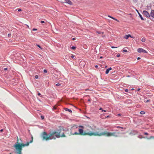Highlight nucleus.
Here are the masks:
<instances>
[{
	"mask_svg": "<svg viewBox=\"0 0 154 154\" xmlns=\"http://www.w3.org/2000/svg\"><path fill=\"white\" fill-rule=\"evenodd\" d=\"M61 131V129H59L57 131L50 132L49 134H48L46 132H43L42 133L41 135L42 140L47 141L52 139L55 140L56 138H59L60 137H66L64 133H63L61 136L60 135Z\"/></svg>",
	"mask_w": 154,
	"mask_h": 154,
	"instance_id": "obj_1",
	"label": "nucleus"
},
{
	"mask_svg": "<svg viewBox=\"0 0 154 154\" xmlns=\"http://www.w3.org/2000/svg\"><path fill=\"white\" fill-rule=\"evenodd\" d=\"M104 129L103 128L100 129L98 128L97 129V130L96 132H93L92 131H90V136H105L106 137H111L115 136L116 137H117V135H116V133L115 132H108L106 131H105L104 132L102 131Z\"/></svg>",
	"mask_w": 154,
	"mask_h": 154,
	"instance_id": "obj_2",
	"label": "nucleus"
},
{
	"mask_svg": "<svg viewBox=\"0 0 154 154\" xmlns=\"http://www.w3.org/2000/svg\"><path fill=\"white\" fill-rule=\"evenodd\" d=\"M32 139L29 142H27L26 144L19 143V139L18 137H17V142L14 145L15 149V152L16 154H22V148L25 146L29 145L30 143H31L33 141V137H32Z\"/></svg>",
	"mask_w": 154,
	"mask_h": 154,
	"instance_id": "obj_3",
	"label": "nucleus"
},
{
	"mask_svg": "<svg viewBox=\"0 0 154 154\" xmlns=\"http://www.w3.org/2000/svg\"><path fill=\"white\" fill-rule=\"evenodd\" d=\"M79 127L81 128H79V132H75L73 134H72L73 135H81L85 136V135H88L90 136V131H89V129L92 130L93 128L91 126H88V128L86 130V132H84L83 129L84 127L82 125H80L79 126Z\"/></svg>",
	"mask_w": 154,
	"mask_h": 154,
	"instance_id": "obj_4",
	"label": "nucleus"
},
{
	"mask_svg": "<svg viewBox=\"0 0 154 154\" xmlns=\"http://www.w3.org/2000/svg\"><path fill=\"white\" fill-rule=\"evenodd\" d=\"M137 51L138 52H139V53L143 52V53H147V51L146 50L143 49H142V48H138L137 49Z\"/></svg>",
	"mask_w": 154,
	"mask_h": 154,
	"instance_id": "obj_5",
	"label": "nucleus"
},
{
	"mask_svg": "<svg viewBox=\"0 0 154 154\" xmlns=\"http://www.w3.org/2000/svg\"><path fill=\"white\" fill-rule=\"evenodd\" d=\"M143 14L147 17H150V14L146 11H143Z\"/></svg>",
	"mask_w": 154,
	"mask_h": 154,
	"instance_id": "obj_6",
	"label": "nucleus"
},
{
	"mask_svg": "<svg viewBox=\"0 0 154 154\" xmlns=\"http://www.w3.org/2000/svg\"><path fill=\"white\" fill-rule=\"evenodd\" d=\"M150 16L151 17L154 18V10H152L151 11L150 13Z\"/></svg>",
	"mask_w": 154,
	"mask_h": 154,
	"instance_id": "obj_7",
	"label": "nucleus"
},
{
	"mask_svg": "<svg viewBox=\"0 0 154 154\" xmlns=\"http://www.w3.org/2000/svg\"><path fill=\"white\" fill-rule=\"evenodd\" d=\"M129 37H130L132 38H134L133 37L131 36L130 34L126 35L125 36H124V38L126 39H128Z\"/></svg>",
	"mask_w": 154,
	"mask_h": 154,
	"instance_id": "obj_8",
	"label": "nucleus"
},
{
	"mask_svg": "<svg viewBox=\"0 0 154 154\" xmlns=\"http://www.w3.org/2000/svg\"><path fill=\"white\" fill-rule=\"evenodd\" d=\"M112 69L110 67V68L107 69L106 70V74H108L109 72V71L111 70Z\"/></svg>",
	"mask_w": 154,
	"mask_h": 154,
	"instance_id": "obj_9",
	"label": "nucleus"
},
{
	"mask_svg": "<svg viewBox=\"0 0 154 154\" xmlns=\"http://www.w3.org/2000/svg\"><path fill=\"white\" fill-rule=\"evenodd\" d=\"M64 109H65V110H66V111H68L70 113H72V110L71 109H68L67 108H64Z\"/></svg>",
	"mask_w": 154,
	"mask_h": 154,
	"instance_id": "obj_10",
	"label": "nucleus"
},
{
	"mask_svg": "<svg viewBox=\"0 0 154 154\" xmlns=\"http://www.w3.org/2000/svg\"><path fill=\"white\" fill-rule=\"evenodd\" d=\"M66 2L67 3L69 4H70L71 2L69 0H65Z\"/></svg>",
	"mask_w": 154,
	"mask_h": 154,
	"instance_id": "obj_11",
	"label": "nucleus"
},
{
	"mask_svg": "<svg viewBox=\"0 0 154 154\" xmlns=\"http://www.w3.org/2000/svg\"><path fill=\"white\" fill-rule=\"evenodd\" d=\"M138 13L139 15V16L140 17V18L141 20H144V19L142 17V15L139 12H138Z\"/></svg>",
	"mask_w": 154,
	"mask_h": 154,
	"instance_id": "obj_12",
	"label": "nucleus"
},
{
	"mask_svg": "<svg viewBox=\"0 0 154 154\" xmlns=\"http://www.w3.org/2000/svg\"><path fill=\"white\" fill-rule=\"evenodd\" d=\"M150 101V100L149 99L148 100L146 99H145L144 100V101L146 103L149 102Z\"/></svg>",
	"mask_w": 154,
	"mask_h": 154,
	"instance_id": "obj_13",
	"label": "nucleus"
},
{
	"mask_svg": "<svg viewBox=\"0 0 154 154\" xmlns=\"http://www.w3.org/2000/svg\"><path fill=\"white\" fill-rule=\"evenodd\" d=\"M96 32L98 34H103L104 33V32H101L100 31H96Z\"/></svg>",
	"mask_w": 154,
	"mask_h": 154,
	"instance_id": "obj_14",
	"label": "nucleus"
},
{
	"mask_svg": "<svg viewBox=\"0 0 154 154\" xmlns=\"http://www.w3.org/2000/svg\"><path fill=\"white\" fill-rule=\"evenodd\" d=\"M146 41V38H143L142 39L141 41L142 42H144Z\"/></svg>",
	"mask_w": 154,
	"mask_h": 154,
	"instance_id": "obj_15",
	"label": "nucleus"
},
{
	"mask_svg": "<svg viewBox=\"0 0 154 154\" xmlns=\"http://www.w3.org/2000/svg\"><path fill=\"white\" fill-rule=\"evenodd\" d=\"M145 112L143 111H141L140 112V114L143 115V114H145Z\"/></svg>",
	"mask_w": 154,
	"mask_h": 154,
	"instance_id": "obj_16",
	"label": "nucleus"
},
{
	"mask_svg": "<svg viewBox=\"0 0 154 154\" xmlns=\"http://www.w3.org/2000/svg\"><path fill=\"white\" fill-rule=\"evenodd\" d=\"M151 139H154V136H151L149 138H147V139L149 140Z\"/></svg>",
	"mask_w": 154,
	"mask_h": 154,
	"instance_id": "obj_17",
	"label": "nucleus"
},
{
	"mask_svg": "<svg viewBox=\"0 0 154 154\" xmlns=\"http://www.w3.org/2000/svg\"><path fill=\"white\" fill-rule=\"evenodd\" d=\"M76 48V47L75 46H72L71 48V49L73 50H75Z\"/></svg>",
	"mask_w": 154,
	"mask_h": 154,
	"instance_id": "obj_18",
	"label": "nucleus"
},
{
	"mask_svg": "<svg viewBox=\"0 0 154 154\" xmlns=\"http://www.w3.org/2000/svg\"><path fill=\"white\" fill-rule=\"evenodd\" d=\"M108 17L110 18H111L112 19H114V18L113 17H111V16H109V15H108Z\"/></svg>",
	"mask_w": 154,
	"mask_h": 154,
	"instance_id": "obj_19",
	"label": "nucleus"
},
{
	"mask_svg": "<svg viewBox=\"0 0 154 154\" xmlns=\"http://www.w3.org/2000/svg\"><path fill=\"white\" fill-rule=\"evenodd\" d=\"M43 71L45 73H46L47 72V71L46 69H44Z\"/></svg>",
	"mask_w": 154,
	"mask_h": 154,
	"instance_id": "obj_20",
	"label": "nucleus"
},
{
	"mask_svg": "<svg viewBox=\"0 0 154 154\" xmlns=\"http://www.w3.org/2000/svg\"><path fill=\"white\" fill-rule=\"evenodd\" d=\"M38 75H35V79H38Z\"/></svg>",
	"mask_w": 154,
	"mask_h": 154,
	"instance_id": "obj_21",
	"label": "nucleus"
},
{
	"mask_svg": "<svg viewBox=\"0 0 154 154\" xmlns=\"http://www.w3.org/2000/svg\"><path fill=\"white\" fill-rule=\"evenodd\" d=\"M56 109V106H54V107H53V109L54 110V109Z\"/></svg>",
	"mask_w": 154,
	"mask_h": 154,
	"instance_id": "obj_22",
	"label": "nucleus"
},
{
	"mask_svg": "<svg viewBox=\"0 0 154 154\" xmlns=\"http://www.w3.org/2000/svg\"><path fill=\"white\" fill-rule=\"evenodd\" d=\"M113 19L114 20H115L116 21H117V22H119V20H118L115 19V18H114V19Z\"/></svg>",
	"mask_w": 154,
	"mask_h": 154,
	"instance_id": "obj_23",
	"label": "nucleus"
},
{
	"mask_svg": "<svg viewBox=\"0 0 154 154\" xmlns=\"http://www.w3.org/2000/svg\"><path fill=\"white\" fill-rule=\"evenodd\" d=\"M133 1L134 2H137V0H133Z\"/></svg>",
	"mask_w": 154,
	"mask_h": 154,
	"instance_id": "obj_24",
	"label": "nucleus"
},
{
	"mask_svg": "<svg viewBox=\"0 0 154 154\" xmlns=\"http://www.w3.org/2000/svg\"><path fill=\"white\" fill-rule=\"evenodd\" d=\"M123 51L124 52H126L127 51V50H126V49H124V50H123Z\"/></svg>",
	"mask_w": 154,
	"mask_h": 154,
	"instance_id": "obj_25",
	"label": "nucleus"
},
{
	"mask_svg": "<svg viewBox=\"0 0 154 154\" xmlns=\"http://www.w3.org/2000/svg\"><path fill=\"white\" fill-rule=\"evenodd\" d=\"M144 134L145 135H148V134L147 132H145V133H144Z\"/></svg>",
	"mask_w": 154,
	"mask_h": 154,
	"instance_id": "obj_26",
	"label": "nucleus"
},
{
	"mask_svg": "<svg viewBox=\"0 0 154 154\" xmlns=\"http://www.w3.org/2000/svg\"><path fill=\"white\" fill-rule=\"evenodd\" d=\"M18 11H21V9H17Z\"/></svg>",
	"mask_w": 154,
	"mask_h": 154,
	"instance_id": "obj_27",
	"label": "nucleus"
},
{
	"mask_svg": "<svg viewBox=\"0 0 154 154\" xmlns=\"http://www.w3.org/2000/svg\"><path fill=\"white\" fill-rule=\"evenodd\" d=\"M41 118L42 119H44V117L43 116H41Z\"/></svg>",
	"mask_w": 154,
	"mask_h": 154,
	"instance_id": "obj_28",
	"label": "nucleus"
},
{
	"mask_svg": "<svg viewBox=\"0 0 154 154\" xmlns=\"http://www.w3.org/2000/svg\"><path fill=\"white\" fill-rule=\"evenodd\" d=\"M60 84H59V83H57V84H56V85L57 86H59L60 85Z\"/></svg>",
	"mask_w": 154,
	"mask_h": 154,
	"instance_id": "obj_29",
	"label": "nucleus"
},
{
	"mask_svg": "<svg viewBox=\"0 0 154 154\" xmlns=\"http://www.w3.org/2000/svg\"><path fill=\"white\" fill-rule=\"evenodd\" d=\"M111 48H117V47H114V46H111Z\"/></svg>",
	"mask_w": 154,
	"mask_h": 154,
	"instance_id": "obj_30",
	"label": "nucleus"
},
{
	"mask_svg": "<svg viewBox=\"0 0 154 154\" xmlns=\"http://www.w3.org/2000/svg\"><path fill=\"white\" fill-rule=\"evenodd\" d=\"M125 91L126 92H128V89H126L125 90Z\"/></svg>",
	"mask_w": 154,
	"mask_h": 154,
	"instance_id": "obj_31",
	"label": "nucleus"
},
{
	"mask_svg": "<svg viewBox=\"0 0 154 154\" xmlns=\"http://www.w3.org/2000/svg\"><path fill=\"white\" fill-rule=\"evenodd\" d=\"M11 34H8V37H10V36H11Z\"/></svg>",
	"mask_w": 154,
	"mask_h": 154,
	"instance_id": "obj_32",
	"label": "nucleus"
},
{
	"mask_svg": "<svg viewBox=\"0 0 154 154\" xmlns=\"http://www.w3.org/2000/svg\"><path fill=\"white\" fill-rule=\"evenodd\" d=\"M102 111L103 112H106V111L105 110H102Z\"/></svg>",
	"mask_w": 154,
	"mask_h": 154,
	"instance_id": "obj_33",
	"label": "nucleus"
},
{
	"mask_svg": "<svg viewBox=\"0 0 154 154\" xmlns=\"http://www.w3.org/2000/svg\"><path fill=\"white\" fill-rule=\"evenodd\" d=\"M37 30V29H32V30L33 31H35V30Z\"/></svg>",
	"mask_w": 154,
	"mask_h": 154,
	"instance_id": "obj_34",
	"label": "nucleus"
},
{
	"mask_svg": "<svg viewBox=\"0 0 154 154\" xmlns=\"http://www.w3.org/2000/svg\"><path fill=\"white\" fill-rule=\"evenodd\" d=\"M41 23H45V22L44 21H41Z\"/></svg>",
	"mask_w": 154,
	"mask_h": 154,
	"instance_id": "obj_35",
	"label": "nucleus"
},
{
	"mask_svg": "<svg viewBox=\"0 0 154 154\" xmlns=\"http://www.w3.org/2000/svg\"><path fill=\"white\" fill-rule=\"evenodd\" d=\"M74 57V55H72V56H71V57L72 58H73V57Z\"/></svg>",
	"mask_w": 154,
	"mask_h": 154,
	"instance_id": "obj_36",
	"label": "nucleus"
},
{
	"mask_svg": "<svg viewBox=\"0 0 154 154\" xmlns=\"http://www.w3.org/2000/svg\"><path fill=\"white\" fill-rule=\"evenodd\" d=\"M38 96H40L41 95V94L40 93H38Z\"/></svg>",
	"mask_w": 154,
	"mask_h": 154,
	"instance_id": "obj_37",
	"label": "nucleus"
},
{
	"mask_svg": "<svg viewBox=\"0 0 154 154\" xmlns=\"http://www.w3.org/2000/svg\"><path fill=\"white\" fill-rule=\"evenodd\" d=\"M38 47L39 48H41L40 46L39 45H37Z\"/></svg>",
	"mask_w": 154,
	"mask_h": 154,
	"instance_id": "obj_38",
	"label": "nucleus"
},
{
	"mask_svg": "<svg viewBox=\"0 0 154 154\" xmlns=\"http://www.w3.org/2000/svg\"><path fill=\"white\" fill-rule=\"evenodd\" d=\"M121 115L120 114H118L117 116H121Z\"/></svg>",
	"mask_w": 154,
	"mask_h": 154,
	"instance_id": "obj_39",
	"label": "nucleus"
},
{
	"mask_svg": "<svg viewBox=\"0 0 154 154\" xmlns=\"http://www.w3.org/2000/svg\"><path fill=\"white\" fill-rule=\"evenodd\" d=\"M120 56V54H118V55H117V57H119Z\"/></svg>",
	"mask_w": 154,
	"mask_h": 154,
	"instance_id": "obj_40",
	"label": "nucleus"
},
{
	"mask_svg": "<svg viewBox=\"0 0 154 154\" xmlns=\"http://www.w3.org/2000/svg\"><path fill=\"white\" fill-rule=\"evenodd\" d=\"M7 68H5L4 69V70H7Z\"/></svg>",
	"mask_w": 154,
	"mask_h": 154,
	"instance_id": "obj_41",
	"label": "nucleus"
},
{
	"mask_svg": "<svg viewBox=\"0 0 154 154\" xmlns=\"http://www.w3.org/2000/svg\"><path fill=\"white\" fill-rule=\"evenodd\" d=\"M99 109H100V110H103V109H102V108H100Z\"/></svg>",
	"mask_w": 154,
	"mask_h": 154,
	"instance_id": "obj_42",
	"label": "nucleus"
},
{
	"mask_svg": "<svg viewBox=\"0 0 154 154\" xmlns=\"http://www.w3.org/2000/svg\"><path fill=\"white\" fill-rule=\"evenodd\" d=\"M140 59V57H138L137 58V59L138 60H139V59Z\"/></svg>",
	"mask_w": 154,
	"mask_h": 154,
	"instance_id": "obj_43",
	"label": "nucleus"
},
{
	"mask_svg": "<svg viewBox=\"0 0 154 154\" xmlns=\"http://www.w3.org/2000/svg\"><path fill=\"white\" fill-rule=\"evenodd\" d=\"M91 100L90 99H89L88 100V101H89V102Z\"/></svg>",
	"mask_w": 154,
	"mask_h": 154,
	"instance_id": "obj_44",
	"label": "nucleus"
},
{
	"mask_svg": "<svg viewBox=\"0 0 154 154\" xmlns=\"http://www.w3.org/2000/svg\"><path fill=\"white\" fill-rule=\"evenodd\" d=\"M3 129H2L0 130V131H3Z\"/></svg>",
	"mask_w": 154,
	"mask_h": 154,
	"instance_id": "obj_45",
	"label": "nucleus"
},
{
	"mask_svg": "<svg viewBox=\"0 0 154 154\" xmlns=\"http://www.w3.org/2000/svg\"><path fill=\"white\" fill-rule=\"evenodd\" d=\"M140 88H138V89H137V91H139L140 90Z\"/></svg>",
	"mask_w": 154,
	"mask_h": 154,
	"instance_id": "obj_46",
	"label": "nucleus"
},
{
	"mask_svg": "<svg viewBox=\"0 0 154 154\" xmlns=\"http://www.w3.org/2000/svg\"><path fill=\"white\" fill-rule=\"evenodd\" d=\"M98 67V66H97V65H96V66H95V67H96V68H97V67Z\"/></svg>",
	"mask_w": 154,
	"mask_h": 154,
	"instance_id": "obj_47",
	"label": "nucleus"
},
{
	"mask_svg": "<svg viewBox=\"0 0 154 154\" xmlns=\"http://www.w3.org/2000/svg\"><path fill=\"white\" fill-rule=\"evenodd\" d=\"M72 40H75V38H72Z\"/></svg>",
	"mask_w": 154,
	"mask_h": 154,
	"instance_id": "obj_48",
	"label": "nucleus"
},
{
	"mask_svg": "<svg viewBox=\"0 0 154 154\" xmlns=\"http://www.w3.org/2000/svg\"><path fill=\"white\" fill-rule=\"evenodd\" d=\"M100 58H102V57L101 56L100 57Z\"/></svg>",
	"mask_w": 154,
	"mask_h": 154,
	"instance_id": "obj_49",
	"label": "nucleus"
},
{
	"mask_svg": "<svg viewBox=\"0 0 154 154\" xmlns=\"http://www.w3.org/2000/svg\"><path fill=\"white\" fill-rule=\"evenodd\" d=\"M118 127V128H122V127Z\"/></svg>",
	"mask_w": 154,
	"mask_h": 154,
	"instance_id": "obj_50",
	"label": "nucleus"
},
{
	"mask_svg": "<svg viewBox=\"0 0 154 154\" xmlns=\"http://www.w3.org/2000/svg\"><path fill=\"white\" fill-rule=\"evenodd\" d=\"M109 117V116H107L106 117H107V118H108V117Z\"/></svg>",
	"mask_w": 154,
	"mask_h": 154,
	"instance_id": "obj_51",
	"label": "nucleus"
},
{
	"mask_svg": "<svg viewBox=\"0 0 154 154\" xmlns=\"http://www.w3.org/2000/svg\"><path fill=\"white\" fill-rule=\"evenodd\" d=\"M134 89L133 88H132V89H131V90H133Z\"/></svg>",
	"mask_w": 154,
	"mask_h": 154,
	"instance_id": "obj_52",
	"label": "nucleus"
},
{
	"mask_svg": "<svg viewBox=\"0 0 154 154\" xmlns=\"http://www.w3.org/2000/svg\"><path fill=\"white\" fill-rule=\"evenodd\" d=\"M103 36V37H104V35H103V36Z\"/></svg>",
	"mask_w": 154,
	"mask_h": 154,
	"instance_id": "obj_53",
	"label": "nucleus"
}]
</instances>
